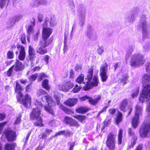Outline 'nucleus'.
<instances>
[{
    "label": "nucleus",
    "mask_w": 150,
    "mask_h": 150,
    "mask_svg": "<svg viewBox=\"0 0 150 150\" xmlns=\"http://www.w3.org/2000/svg\"><path fill=\"white\" fill-rule=\"evenodd\" d=\"M143 87V89L142 93L139 98L141 103L148 101L150 99V74H144L142 77Z\"/></svg>",
    "instance_id": "f257e3e1"
},
{
    "label": "nucleus",
    "mask_w": 150,
    "mask_h": 150,
    "mask_svg": "<svg viewBox=\"0 0 150 150\" xmlns=\"http://www.w3.org/2000/svg\"><path fill=\"white\" fill-rule=\"evenodd\" d=\"M34 103L35 107L33 108L31 113L30 118L33 120H35L38 122L34 123L35 126H43L44 125L42 123V120L40 115L41 110L43 107L42 103L38 100H36Z\"/></svg>",
    "instance_id": "f03ea898"
},
{
    "label": "nucleus",
    "mask_w": 150,
    "mask_h": 150,
    "mask_svg": "<svg viewBox=\"0 0 150 150\" xmlns=\"http://www.w3.org/2000/svg\"><path fill=\"white\" fill-rule=\"evenodd\" d=\"M93 69L92 67L88 69L87 77L86 79L88 81L86 82L85 90H88L93 86H97L98 84V80L97 76L94 75L93 76Z\"/></svg>",
    "instance_id": "7ed1b4c3"
},
{
    "label": "nucleus",
    "mask_w": 150,
    "mask_h": 150,
    "mask_svg": "<svg viewBox=\"0 0 150 150\" xmlns=\"http://www.w3.org/2000/svg\"><path fill=\"white\" fill-rule=\"evenodd\" d=\"M146 18L145 15H142L140 17L138 26L142 29L143 37L144 38H148L149 35L150 23L146 21Z\"/></svg>",
    "instance_id": "20e7f679"
},
{
    "label": "nucleus",
    "mask_w": 150,
    "mask_h": 150,
    "mask_svg": "<svg viewBox=\"0 0 150 150\" xmlns=\"http://www.w3.org/2000/svg\"><path fill=\"white\" fill-rule=\"evenodd\" d=\"M144 62V56L143 55L135 53L131 56L129 64L132 67H137L142 66Z\"/></svg>",
    "instance_id": "39448f33"
},
{
    "label": "nucleus",
    "mask_w": 150,
    "mask_h": 150,
    "mask_svg": "<svg viewBox=\"0 0 150 150\" xmlns=\"http://www.w3.org/2000/svg\"><path fill=\"white\" fill-rule=\"evenodd\" d=\"M150 129V115L146 117V119L142 124L139 131L141 137H146Z\"/></svg>",
    "instance_id": "423d86ee"
},
{
    "label": "nucleus",
    "mask_w": 150,
    "mask_h": 150,
    "mask_svg": "<svg viewBox=\"0 0 150 150\" xmlns=\"http://www.w3.org/2000/svg\"><path fill=\"white\" fill-rule=\"evenodd\" d=\"M42 100L43 101H46L47 103V106H44L45 109L51 114L53 115L54 114L53 111L51 108V107L54 105V103L52 101L51 97L49 95L42 96Z\"/></svg>",
    "instance_id": "0eeeda50"
},
{
    "label": "nucleus",
    "mask_w": 150,
    "mask_h": 150,
    "mask_svg": "<svg viewBox=\"0 0 150 150\" xmlns=\"http://www.w3.org/2000/svg\"><path fill=\"white\" fill-rule=\"evenodd\" d=\"M135 110V115L132 121V126L134 128H136L139 124V116L142 114V108L137 105L136 107Z\"/></svg>",
    "instance_id": "6e6552de"
},
{
    "label": "nucleus",
    "mask_w": 150,
    "mask_h": 150,
    "mask_svg": "<svg viewBox=\"0 0 150 150\" xmlns=\"http://www.w3.org/2000/svg\"><path fill=\"white\" fill-rule=\"evenodd\" d=\"M115 135L111 133L108 135L106 144L110 150H114L115 148Z\"/></svg>",
    "instance_id": "1a4fd4ad"
},
{
    "label": "nucleus",
    "mask_w": 150,
    "mask_h": 150,
    "mask_svg": "<svg viewBox=\"0 0 150 150\" xmlns=\"http://www.w3.org/2000/svg\"><path fill=\"white\" fill-rule=\"evenodd\" d=\"M108 71V64L106 63L102 64L100 68V76L102 81H105L108 79V76L107 75Z\"/></svg>",
    "instance_id": "9d476101"
},
{
    "label": "nucleus",
    "mask_w": 150,
    "mask_h": 150,
    "mask_svg": "<svg viewBox=\"0 0 150 150\" xmlns=\"http://www.w3.org/2000/svg\"><path fill=\"white\" fill-rule=\"evenodd\" d=\"M87 37L89 39L92 40H96L98 37L96 32L90 25H88L87 28Z\"/></svg>",
    "instance_id": "9b49d317"
},
{
    "label": "nucleus",
    "mask_w": 150,
    "mask_h": 150,
    "mask_svg": "<svg viewBox=\"0 0 150 150\" xmlns=\"http://www.w3.org/2000/svg\"><path fill=\"white\" fill-rule=\"evenodd\" d=\"M4 133L5 134L7 140L9 141L15 140L16 137V132L9 129H6Z\"/></svg>",
    "instance_id": "f8f14e48"
},
{
    "label": "nucleus",
    "mask_w": 150,
    "mask_h": 150,
    "mask_svg": "<svg viewBox=\"0 0 150 150\" xmlns=\"http://www.w3.org/2000/svg\"><path fill=\"white\" fill-rule=\"evenodd\" d=\"M57 23L54 17H51L50 19L48 18H46L45 19V23L43 24V26L45 27L47 26L48 27H53Z\"/></svg>",
    "instance_id": "ddd939ff"
},
{
    "label": "nucleus",
    "mask_w": 150,
    "mask_h": 150,
    "mask_svg": "<svg viewBox=\"0 0 150 150\" xmlns=\"http://www.w3.org/2000/svg\"><path fill=\"white\" fill-rule=\"evenodd\" d=\"M42 37L43 39H47L51 34L52 30L49 27L46 26L44 27L43 26Z\"/></svg>",
    "instance_id": "4468645a"
},
{
    "label": "nucleus",
    "mask_w": 150,
    "mask_h": 150,
    "mask_svg": "<svg viewBox=\"0 0 150 150\" xmlns=\"http://www.w3.org/2000/svg\"><path fill=\"white\" fill-rule=\"evenodd\" d=\"M31 98L28 94L25 95L21 101L22 103L25 107L27 108L30 107L31 104Z\"/></svg>",
    "instance_id": "2eb2a0df"
},
{
    "label": "nucleus",
    "mask_w": 150,
    "mask_h": 150,
    "mask_svg": "<svg viewBox=\"0 0 150 150\" xmlns=\"http://www.w3.org/2000/svg\"><path fill=\"white\" fill-rule=\"evenodd\" d=\"M17 48L19 49L20 48V53L18 55V59L20 60H23L25 57V48L22 45H18Z\"/></svg>",
    "instance_id": "dca6fc26"
},
{
    "label": "nucleus",
    "mask_w": 150,
    "mask_h": 150,
    "mask_svg": "<svg viewBox=\"0 0 150 150\" xmlns=\"http://www.w3.org/2000/svg\"><path fill=\"white\" fill-rule=\"evenodd\" d=\"M29 59L32 61L34 60L36 57L35 52L33 48L31 45H30L28 47V56Z\"/></svg>",
    "instance_id": "f3484780"
},
{
    "label": "nucleus",
    "mask_w": 150,
    "mask_h": 150,
    "mask_svg": "<svg viewBox=\"0 0 150 150\" xmlns=\"http://www.w3.org/2000/svg\"><path fill=\"white\" fill-rule=\"evenodd\" d=\"M76 10L79 15L86 16V8L83 4H81L78 6Z\"/></svg>",
    "instance_id": "a211bd4d"
},
{
    "label": "nucleus",
    "mask_w": 150,
    "mask_h": 150,
    "mask_svg": "<svg viewBox=\"0 0 150 150\" xmlns=\"http://www.w3.org/2000/svg\"><path fill=\"white\" fill-rule=\"evenodd\" d=\"M22 89V88L21 87L20 84L18 82L16 83V87L15 89V92L18 93V96H16L17 98V100L19 101V100L22 98L23 96L22 93H21V91Z\"/></svg>",
    "instance_id": "6ab92c4d"
},
{
    "label": "nucleus",
    "mask_w": 150,
    "mask_h": 150,
    "mask_svg": "<svg viewBox=\"0 0 150 150\" xmlns=\"http://www.w3.org/2000/svg\"><path fill=\"white\" fill-rule=\"evenodd\" d=\"M77 98H70L68 99L64 103L66 105L69 106H72L75 105L78 101Z\"/></svg>",
    "instance_id": "aec40b11"
},
{
    "label": "nucleus",
    "mask_w": 150,
    "mask_h": 150,
    "mask_svg": "<svg viewBox=\"0 0 150 150\" xmlns=\"http://www.w3.org/2000/svg\"><path fill=\"white\" fill-rule=\"evenodd\" d=\"M52 42V40L50 38L48 40L46 39H43L42 40L39 44L40 47L45 48L48 46L50 43Z\"/></svg>",
    "instance_id": "412c9836"
},
{
    "label": "nucleus",
    "mask_w": 150,
    "mask_h": 150,
    "mask_svg": "<svg viewBox=\"0 0 150 150\" xmlns=\"http://www.w3.org/2000/svg\"><path fill=\"white\" fill-rule=\"evenodd\" d=\"M101 99V96L100 95H97L96 96L94 99H93L90 97V99H89L88 102L91 104L94 105H96Z\"/></svg>",
    "instance_id": "4be33fe9"
},
{
    "label": "nucleus",
    "mask_w": 150,
    "mask_h": 150,
    "mask_svg": "<svg viewBox=\"0 0 150 150\" xmlns=\"http://www.w3.org/2000/svg\"><path fill=\"white\" fill-rule=\"evenodd\" d=\"M14 70L16 71L21 70L23 68V66L22 63L18 60H17L14 65Z\"/></svg>",
    "instance_id": "5701e85b"
},
{
    "label": "nucleus",
    "mask_w": 150,
    "mask_h": 150,
    "mask_svg": "<svg viewBox=\"0 0 150 150\" xmlns=\"http://www.w3.org/2000/svg\"><path fill=\"white\" fill-rule=\"evenodd\" d=\"M86 16L79 15L78 23L79 25L81 27H83L85 24Z\"/></svg>",
    "instance_id": "b1692460"
},
{
    "label": "nucleus",
    "mask_w": 150,
    "mask_h": 150,
    "mask_svg": "<svg viewBox=\"0 0 150 150\" xmlns=\"http://www.w3.org/2000/svg\"><path fill=\"white\" fill-rule=\"evenodd\" d=\"M126 21L129 23V25H130L134 21L135 17L130 13H129L126 18Z\"/></svg>",
    "instance_id": "393cba45"
},
{
    "label": "nucleus",
    "mask_w": 150,
    "mask_h": 150,
    "mask_svg": "<svg viewBox=\"0 0 150 150\" xmlns=\"http://www.w3.org/2000/svg\"><path fill=\"white\" fill-rule=\"evenodd\" d=\"M127 104V99H125L123 100L120 105V110L124 112H125V109Z\"/></svg>",
    "instance_id": "a878e982"
},
{
    "label": "nucleus",
    "mask_w": 150,
    "mask_h": 150,
    "mask_svg": "<svg viewBox=\"0 0 150 150\" xmlns=\"http://www.w3.org/2000/svg\"><path fill=\"white\" fill-rule=\"evenodd\" d=\"M123 115L121 112L119 111H117L116 118L115 119V123L118 125L122 120Z\"/></svg>",
    "instance_id": "bb28decb"
},
{
    "label": "nucleus",
    "mask_w": 150,
    "mask_h": 150,
    "mask_svg": "<svg viewBox=\"0 0 150 150\" xmlns=\"http://www.w3.org/2000/svg\"><path fill=\"white\" fill-rule=\"evenodd\" d=\"M36 52L40 54L43 55L47 52V50L46 48L40 47L37 50Z\"/></svg>",
    "instance_id": "cd10ccee"
},
{
    "label": "nucleus",
    "mask_w": 150,
    "mask_h": 150,
    "mask_svg": "<svg viewBox=\"0 0 150 150\" xmlns=\"http://www.w3.org/2000/svg\"><path fill=\"white\" fill-rule=\"evenodd\" d=\"M16 145L15 143L7 144L5 145V150H14Z\"/></svg>",
    "instance_id": "c85d7f7f"
},
{
    "label": "nucleus",
    "mask_w": 150,
    "mask_h": 150,
    "mask_svg": "<svg viewBox=\"0 0 150 150\" xmlns=\"http://www.w3.org/2000/svg\"><path fill=\"white\" fill-rule=\"evenodd\" d=\"M33 21L32 24L30 25L28 27L27 32L29 34L32 33L33 31V28L35 25V19L34 18H33Z\"/></svg>",
    "instance_id": "c756f323"
},
{
    "label": "nucleus",
    "mask_w": 150,
    "mask_h": 150,
    "mask_svg": "<svg viewBox=\"0 0 150 150\" xmlns=\"http://www.w3.org/2000/svg\"><path fill=\"white\" fill-rule=\"evenodd\" d=\"M84 77V75L83 74H81L76 79V82L79 84L82 83L85 84V82L83 81Z\"/></svg>",
    "instance_id": "7c9ffc66"
},
{
    "label": "nucleus",
    "mask_w": 150,
    "mask_h": 150,
    "mask_svg": "<svg viewBox=\"0 0 150 150\" xmlns=\"http://www.w3.org/2000/svg\"><path fill=\"white\" fill-rule=\"evenodd\" d=\"M42 86L47 90H50V86L48 84V81L47 80L45 79L42 81Z\"/></svg>",
    "instance_id": "2f4dec72"
},
{
    "label": "nucleus",
    "mask_w": 150,
    "mask_h": 150,
    "mask_svg": "<svg viewBox=\"0 0 150 150\" xmlns=\"http://www.w3.org/2000/svg\"><path fill=\"white\" fill-rule=\"evenodd\" d=\"M122 131L121 129L119 130L118 134V142L119 144H121L122 142Z\"/></svg>",
    "instance_id": "473e14b6"
},
{
    "label": "nucleus",
    "mask_w": 150,
    "mask_h": 150,
    "mask_svg": "<svg viewBox=\"0 0 150 150\" xmlns=\"http://www.w3.org/2000/svg\"><path fill=\"white\" fill-rule=\"evenodd\" d=\"M133 51V49L132 47H129L127 50L126 54L125 56V59L126 60H127L130 55L132 54Z\"/></svg>",
    "instance_id": "72a5a7b5"
},
{
    "label": "nucleus",
    "mask_w": 150,
    "mask_h": 150,
    "mask_svg": "<svg viewBox=\"0 0 150 150\" xmlns=\"http://www.w3.org/2000/svg\"><path fill=\"white\" fill-rule=\"evenodd\" d=\"M73 117L77 119L81 122H82L86 118V116L84 115H74Z\"/></svg>",
    "instance_id": "f704fd0d"
},
{
    "label": "nucleus",
    "mask_w": 150,
    "mask_h": 150,
    "mask_svg": "<svg viewBox=\"0 0 150 150\" xmlns=\"http://www.w3.org/2000/svg\"><path fill=\"white\" fill-rule=\"evenodd\" d=\"M129 13L135 17L138 15L139 13V9L137 8H134L131 10Z\"/></svg>",
    "instance_id": "c9c22d12"
},
{
    "label": "nucleus",
    "mask_w": 150,
    "mask_h": 150,
    "mask_svg": "<svg viewBox=\"0 0 150 150\" xmlns=\"http://www.w3.org/2000/svg\"><path fill=\"white\" fill-rule=\"evenodd\" d=\"M139 91V88H137L136 89L132 91V93L131 94V97L132 98H134L137 96Z\"/></svg>",
    "instance_id": "e433bc0d"
},
{
    "label": "nucleus",
    "mask_w": 150,
    "mask_h": 150,
    "mask_svg": "<svg viewBox=\"0 0 150 150\" xmlns=\"http://www.w3.org/2000/svg\"><path fill=\"white\" fill-rule=\"evenodd\" d=\"M9 2L8 0H0V7L3 8L5 6L7 5Z\"/></svg>",
    "instance_id": "4c0bfd02"
},
{
    "label": "nucleus",
    "mask_w": 150,
    "mask_h": 150,
    "mask_svg": "<svg viewBox=\"0 0 150 150\" xmlns=\"http://www.w3.org/2000/svg\"><path fill=\"white\" fill-rule=\"evenodd\" d=\"M76 111L78 113H84L87 111V109L86 108L81 107L76 109Z\"/></svg>",
    "instance_id": "58836bf2"
},
{
    "label": "nucleus",
    "mask_w": 150,
    "mask_h": 150,
    "mask_svg": "<svg viewBox=\"0 0 150 150\" xmlns=\"http://www.w3.org/2000/svg\"><path fill=\"white\" fill-rule=\"evenodd\" d=\"M67 35H66V34H65L64 40V45L63 48V51L64 53L67 50L68 46L67 44Z\"/></svg>",
    "instance_id": "ea45409f"
},
{
    "label": "nucleus",
    "mask_w": 150,
    "mask_h": 150,
    "mask_svg": "<svg viewBox=\"0 0 150 150\" xmlns=\"http://www.w3.org/2000/svg\"><path fill=\"white\" fill-rule=\"evenodd\" d=\"M14 53L13 50L9 51L7 54V57L9 59H12L14 58Z\"/></svg>",
    "instance_id": "a19ab883"
},
{
    "label": "nucleus",
    "mask_w": 150,
    "mask_h": 150,
    "mask_svg": "<svg viewBox=\"0 0 150 150\" xmlns=\"http://www.w3.org/2000/svg\"><path fill=\"white\" fill-rule=\"evenodd\" d=\"M53 94L54 98L56 99L57 104L59 105V95L58 92H55L53 93Z\"/></svg>",
    "instance_id": "79ce46f5"
},
{
    "label": "nucleus",
    "mask_w": 150,
    "mask_h": 150,
    "mask_svg": "<svg viewBox=\"0 0 150 150\" xmlns=\"http://www.w3.org/2000/svg\"><path fill=\"white\" fill-rule=\"evenodd\" d=\"M60 107L66 113L68 114H70L71 113V111L70 109L64 106L60 105Z\"/></svg>",
    "instance_id": "37998d69"
},
{
    "label": "nucleus",
    "mask_w": 150,
    "mask_h": 150,
    "mask_svg": "<svg viewBox=\"0 0 150 150\" xmlns=\"http://www.w3.org/2000/svg\"><path fill=\"white\" fill-rule=\"evenodd\" d=\"M69 87H65L64 85H59L58 86L59 89L60 91L66 92L68 91Z\"/></svg>",
    "instance_id": "c03bdc74"
},
{
    "label": "nucleus",
    "mask_w": 150,
    "mask_h": 150,
    "mask_svg": "<svg viewBox=\"0 0 150 150\" xmlns=\"http://www.w3.org/2000/svg\"><path fill=\"white\" fill-rule=\"evenodd\" d=\"M128 76L127 75H123L122 79H120V81L122 82L123 83V85H125L126 84V81L127 80Z\"/></svg>",
    "instance_id": "a18cd8bd"
},
{
    "label": "nucleus",
    "mask_w": 150,
    "mask_h": 150,
    "mask_svg": "<svg viewBox=\"0 0 150 150\" xmlns=\"http://www.w3.org/2000/svg\"><path fill=\"white\" fill-rule=\"evenodd\" d=\"M30 5L33 7L38 6H39L38 0H33L30 3Z\"/></svg>",
    "instance_id": "49530a36"
},
{
    "label": "nucleus",
    "mask_w": 150,
    "mask_h": 150,
    "mask_svg": "<svg viewBox=\"0 0 150 150\" xmlns=\"http://www.w3.org/2000/svg\"><path fill=\"white\" fill-rule=\"evenodd\" d=\"M66 131L65 130L60 131L57 133L53 137H54L58 136H60L61 135H66Z\"/></svg>",
    "instance_id": "de8ad7c7"
},
{
    "label": "nucleus",
    "mask_w": 150,
    "mask_h": 150,
    "mask_svg": "<svg viewBox=\"0 0 150 150\" xmlns=\"http://www.w3.org/2000/svg\"><path fill=\"white\" fill-rule=\"evenodd\" d=\"M37 93L38 96H41L46 94L47 93L46 91L43 89H40L38 91Z\"/></svg>",
    "instance_id": "09e8293b"
},
{
    "label": "nucleus",
    "mask_w": 150,
    "mask_h": 150,
    "mask_svg": "<svg viewBox=\"0 0 150 150\" xmlns=\"http://www.w3.org/2000/svg\"><path fill=\"white\" fill-rule=\"evenodd\" d=\"M104 49L103 47L102 46H98L97 49V52L99 55H101V54L103 52Z\"/></svg>",
    "instance_id": "8fccbe9b"
},
{
    "label": "nucleus",
    "mask_w": 150,
    "mask_h": 150,
    "mask_svg": "<svg viewBox=\"0 0 150 150\" xmlns=\"http://www.w3.org/2000/svg\"><path fill=\"white\" fill-rule=\"evenodd\" d=\"M64 86L65 87L68 88V90L72 87L73 84L70 81H68L64 83Z\"/></svg>",
    "instance_id": "3c124183"
},
{
    "label": "nucleus",
    "mask_w": 150,
    "mask_h": 150,
    "mask_svg": "<svg viewBox=\"0 0 150 150\" xmlns=\"http://www.w3.org/2000/svg\"><path fill=\"white\" fill-rule=\"evenodd\" d=\"M38 76V74H35L29 77V79L31 81H34L36 79Z\"/></svg>",
    "instance_id": "603ef678"
},
{
    "label": "nucleus",
    "mask_w": 150,
    "mask_h": 150,
    "mask_svg": "<svg viewBox=\"0 0 150 150\" xmlns=\"http://www.w3.org/2000/svg\"><path fill=\"white\" fill-rule=\"evenodd\" d=\"M81 89V87L78 86L77 85H76L75 88L73 89L72 91L74 93H77Z\"/></svg>",
    "instance_id": "864d4df0"
},
{
    "label": "nucleus",
    "mask_w": 150,
    "mask_h": 150,
    "mask_svg": "<svg viewBox=\"0 0 150 150\" xmlns=\"http://www.w3.org/2000/svg\"><path fill=\"white\" fill-rule=\"evenodd\" d=\"M21 114H19L14 122L15 124H18L21 121Z\"/></svg>",
    "instance_id": "5fc2aeb1"
},
{
    "label": "nucleus",
    "mask_w": 150,
    "mask_h": 150,
    "mask_svg": "<svg viewBox=\"0 0 150 150\" xmlns=\"http://www.w3.org/2000/svg\"><path fill=\"white\" fill-rule=\"evenodd\" d=\"M72 120V119L70 117H66L64 118V122L70 124Z\"/></svg>",
    "instance_id": "6e6d98bb"
},
{
    "label": "nucleus",
    "mask_w": 150,
    "mask_h": 150,
    "mask_svg": "<svg viewBox=\"0 0 150 150\" xmlns=\"http://www.w3.org/2000/svg\"><path fill=\"white\" fill-rule=\"evenodd\" d=\"M14 65L12 66L7 71V75L8 76H11V75L12 71L14 67Z\"/></svg>",
    "instance_id": "4d7b16f0"
},
{
    "label": "nucleus",
    "mask_w": 150,
    "mask_h": 150,
    "mask_svg": "<svg viewBox=\"0 0 150 150\" xmlns=\"http://www.w3.org/2000/svg\"><path fill=\"white\" fill-rule=\"evenodd\" d=\"M39 5H46L47 4V2L46 0H38Z\"/></svg>",
    "instance_id": "13d9d810"
},
{
    "label": "nucleus",
    "mask_w": 150,
    "mask_h": 150,
    "mask_svg": "<svg viewBox=\"0 0 150 150\" xmlns=\"http://www.w3.org/2000/svg\"><path fill=\"white\" fill-rule=\"evenodd\" d=\"M21 42L23 44H25L26 43L25 35L24 34L22 35L20 39Z\"/></svg>",
    "instance_id": "bf43d9fd"
},
{
    "label": "nucleus",
    "mask_w": 150,
    "mask_h": 150,
    "mask_svg": "<svg viewBox=\"0 0 150 150\" xmlns=\"http://www.w3.org/2000/svg\"><path fill=\"white\" fill-rule=\"evenodd\" d=\"M47 137V134L45 132L40 134L39 135V137L40 139H45Z\"/></svg>",
    "instance_id": "052dcab7"
},
{
    "label": "nucleus",
    "mask_w": 150,
    "mask_h": 150,
    "mask_svg": "<svg viewBox=\"0 0 150 150\" xmlns=\"http://www.w3.org/2000/svg\"><path fill=\"white\" fill-rule=\"evenodd\" d=\"M128 133L129 135L134 136V137H135L134 133L131 128H129L128 129Z\"/></svg>",
    "instance_id": "680f3d73"
},
{
    "label": "nucleus",
    "mask_w": 150,
    "mask_h": 150,
    "mask_svg": "<svg viewBox=\"0 0 150 150\" xmlns=\"http://www.w3.org/2000/svg\"><path fill=\"white\" fill-rule=\"evenodd\" d=\"M90 97L87 96H84L82 97H80L79 98V99L81 101H84L87 100H89L90 99Z\"/></svg>",
    "instance_id": "e2e57ef3"
},
{
    "label": "nucleus",
    "mask_w": 150,
    "mask_h": 150,
    "mask_svg": "<svg viewBox=\"0 0 150 150\" xmlns=\"http://www.w3.org/2000/svg\"><path fill=\"white\" fill-rule=\"evenodd\" d=\"M46 77V75L44 73H42L40 74L39 77V78L38 79V81H41L42 79L43 78Z\"/></svg>",
    "instance_id": "0e129e2a"
},
{
    "label": "nucleus",
    "mask_w": 150,
    "mask_h": 150,
    "mask_svg": "<svg viewBox=\"0 0 150 150\" xmlns=\"http://www.w3.org/2000/svg\"><path fill=\"white\" fill-rule=\"evenodd\" d=\"M43 16L42 14L40 13L38 14V18L39 22H41L43 21Z\"/></svg>",
    "instance_id": "69168bd1"
},
{
    "label": "nucleus",
    "mask_w": 150,
    "mask_h": 150,
    "mask_svg": "<svg viewBox=\"0 0 150 150\" xmlns=\"http://www.w3.org/2000/svg\"><path fill=\"white\" fill-rule=\"evenodd\" d=\"M67 2L70 6L72 8L74 7V4L73 0H67Z\"/></svg>",
    "instance_id": "338daca9"
},
{
    "label": "nucleus",
    "mask_w": 150,
    "mask_h": 150,
    "mask_svg": "<svg viewBox=\"0 0 150 150\" xmlns=\"http://www.w3.org/2000/svg\"><path fill=\"white\" fill-rule=\"evenodd\" d=\"M82 68V66L81 65H76L75 68V70L77 71H81Z\"/></svg>",
    "instance_id": "774afa93"
}]
</instances>
